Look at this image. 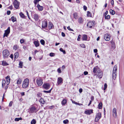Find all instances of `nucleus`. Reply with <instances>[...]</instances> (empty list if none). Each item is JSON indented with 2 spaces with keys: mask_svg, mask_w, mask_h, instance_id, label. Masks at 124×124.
<instances>
[{
  "mask_svg": "<svg viewBox=\"0 0 124 124\" xmlns=\"http://www.w3.org/2000/svg\"><path fill=\"white\" fill-rule=\"evenodd\" d=\"M36 123V121L35 120L33 119L31 122V124H35Z\"/></svg>",
  "mask_w": 124,
  "mask_h": 124,
  "instance_id": "39",
  "label": "nucleus"
},
{
  "mask_svg": "<svg viewBox=\"0 0 124 124\" xmlns=\"http://www.w3.org/2000/svg\"><path fill=\"white\" fill-rule=\"evenodd\" d=\"M36 6L38 8V10L39 11H42L43 9V7L40 6L39 4H37Z\"/></svg>",
  "mask_w": 124,
  "mask_h": 124,
  "instance_id": "18",
  "label": "nucleus"
},
{
  "mask_svg": "<svg viewBox=\"0 0 124 124\" xmlns=\"http://www.w3.org/2000/svg\"><path fill=\"white\" fill-rule=\"evenodd\" d=\"M63 79L62 78L60 77L58 78L57 79V84H56L57 85L61 84L63 83Z\"/></svg>",
  "mask_w": 124,
  "mask_h": 124,
  "instance_id": "10",
  "label": "nucleus"
},
{
  "mask_svg": "<svg viewBox=\"0 0 124 124\" xmlns=\"http://www.w3.org/2000/svg\"><path fill=\"white\" fill-rule=\"evenodd\" d=\"M110 13L112 15H114L115 14V11L112 9H110Z\"/></svg>",
  "mask_w": 124,
  "mask_h": 124,
  "instance_id": "35",
  "label": "nucleus"
},
{
  "mask_svg": "<svg viewBox=\"0 0 124 124\" xmlns=\"http://www.w3.org/2000/svg\"><path fill=\"white\" fill-rule=\"evenodd\" d=\"M83 9H84V10L85 11H86L87 9V7L85 5H84V6H83Z\"/></svg>",
  "mask_w": 124,
  "mask_h": 124,
  "instance_id": "53",
  "label": "nucleus"
},
{
  "mask_svg": "<svg viewBox=\"0 0 124 124\" xmlns=\"http://www.w3.org/2000/svg\"><path fill=\"white\" fill-rule=\"evenodd\" d=\"M2 65L3 66H6L8 64L5 61H3L2 62Z\"/></svg>",
  "mask_w": 124,
  "mask_h": 124,
  "instance_id": "24",
  "label": "nucleus"
},
{
  "mask_svg": "<svg viewBox=\"0 0 124 124\" xmlns=\"http://www.w3.org/2000/svg\"><path fill=\"white\" fill-rule=\"evenodd\" d=\"M84 21V20L82 17H80L78 19V22L79 23L82 24L83 23Z\"/></svg>",
  "mask_w": 124,
  "mask_h": 124,
  "instance_id": "12",
  "label": "nucleus"
},
{
  "mask_svg": "<svg viewBox=\"0 0 124 124\" xmlns=\"http://www.w3.org/2000/svg\"><path fill=\"white\" fill-rule=\"evenodd\" d=\"M34 18L36 21H37L39 19V16L38 14H35L34 15Z\"/></svg>",
  "mask_w": 124,
  "mask_h": 124,
  "instance_id": "20",
  "label": "nucleus"
},
{
  "mask_svg": "<svg viewBox=\"0 0 124 124\" xmlns=\"http://www.w3.org/2000/svg\"><path fill=\"white\" fill-rule=\"evenodd\" d=\"M36 108L35 107H32L30 108V111L31 113H33L34 112H36L37 111H36Z\"/></svg>",
  "mask_w": 124,
  "mask_h": 124,
  "instance_id": "13",
  "label": "nucleus"
},
{
  "mask_svg": "<svg viewBox=\"0 0 124 124\" xmlns=\"http://www.w3.org/2000/svg\"><path fill=\"white\" fill-rule=\"evenodd\" d=\"M104 37V39L106 41H108L110 40V36L109 34H105Z\"/></svg>",
  "mask_w": 124,
  "mask_h": 124,
  "instance_id": "8",
  "label": "nucleus"
},
{
  "mask_svg": "<svg viewBox=\"0 0 124 124\" xmlns=\"http://www.w3.org/2000/svg\"><path fill=\"white\" fill-rule=\"evenodd\" d=\"M22 81V79L19 78L18 79L17 82V85H20Z\"/></svg>",
  "mask_w": 124,
  "mask_h": 124,
  "instance_id": "22",
  "label": "nucleus"
},
{
  "mask_svg": "<svg viewBox=\"0 0 124 124\" xmlns=\"http://www.w3.org/2000/svg\"><path fill=\"white\" fill-rule=\"evenodd\" d=\"M108 11H106V12L105 13V14H104V15L105 17L107 15L108 13Z\"/></svg>",
  "mask_w": 124,
  "mask_h": 124,
  "instance_id": "59",
  "label": "nucleus"
},
{
  "mask_svg": "<svg viewBox=\"0 0 124 124\" xmlns=\"http://www.w3.org/2000/svg\"><path fill=\"white\" fill-rule=\"evenodd\" d=\"M107 87V85L106 83H105L104 85V90H105Z\"/></svg>",
  "mask_w": 124,
  "mask_h": 124,
  "instance_id": "49",
  "label": "nucleus"
},
{
  "mask_svg": "<svg viewBox=\"0 0 124 124\" xmlns=\"http://www.w3.org/2000/svg\"><path fill=\"white\" fill-rule=\"evenodd\" d=\"M80 46L81 47L83 48H85V46L83 44H80Z\"/></svg>",
  "mask_w": 124,
  "mask_h": 124,
  "instance_id": "50",
  "label": "nucleus"
},
{
  "mask_svg": "<svg viewBox=\"0 0 124 124\" xmlns=\"http://www.w3.org/2000/svg\"><path fill=\"white\" fill-rule=\"evenodd\" d=\"M23 62L20 61L19 62V67L20 68H22L23 66Z\"/></svg>",
  "mask_w": 124,
  "mask_h": 124,
  "instance_id": "32",
  "label": "nucleus"
},
{
  "mask_svg": "<svg viewBox=\"0 0 124 124\" xmlns=\"http://www.w3.org/2000/svg\"><path fill=\"white\" fill-rule=\"evenodd\" d=\"M111 4L112 5H113L114 4V1L113 0H111Z\"/></svg>",
  "mask_w": 124,
  "mask_h": 124,
  "instance_id": "64",
  "label": "nucleus"
},
{
  "mask_svg": "<svg viewBox=\"0 0 124 124\" xmlns=\"http://www.w3.org/2000/svg\"><path fill=\"white\" fill-rule=\"evenodd\" d=\"M39 102L43 104H44L45 102L44 99L42 98H41L39 100Z\"/></svg>",
  "mask_w": 124,
  "mask_h": 124,
  "instance_id": "25",
  "label": "nucleus"
},
{
  "mask_svg": "<svg viewBox=\"0 0 124 124\" xmlns=\"http://www.w3.org/2000/svg\"><path fill=\"white\" fill-rule=\"evenodd\" d=\"M40 0H34V3L35 5H36L37 3Z\"/></svg>",
  "mask_w": 124,
  "mask_h": 124,
  "instance_id": "44",
  "label": "nucleus"
},
{
  "mask_svg": "<svg viewBox=\"0 0 124 124\" xmlns=\"http://www.w3.org/2000/svg\"><path fill=\"white\" fill-rule=\"evenodd\" d=\"M87 16L88 17H91V14L90 12L89 11L87 12Z\"/></svg>",
  "mask_w": 124,
  "mask_h": 124,
  "instance_id": "45",
  "label": "nucleus"
},
{
  "mask_svg": "<svg viewBox=\"0 0 124 124\" xmlns=\"http://www.w3.org/2000/svg\"><path fill=\"white\" fill-rule=\"evenodd\" d=\"M19 53L17 52L15 53L14 54V58L15 59L17 58L18 57Z\"/></svg>",
  "mask_w": 124,
  "mask_h": 124,
  "instance_id": "29",
  "label": "nucleus"
},
{
  "mask_svg": "<svg viewBox=\"0 0 124 124\" xmlns=\"http://www.w3.org/2000/svg\"><path fill=\"white\" fill-rule=\"evenodd\" d=\"M11 13V12L10 11H8L7 12V14L8 15H9Z\"/></svg>",
  "mask_w": 124,
  "mask_h": 124,
  "instance_id": "60",
  "label": "nucleus"
},
{
  "mask_svg": "<svg viewBox=\"0 0 124 124\" xmlns=\"http://www.w3.org/2000/svg\"><path fill=\"white\" fill-rule=\"evenodd\" d=\"M40 42L41 44L43 45L45 44V41L43 39H41L40 40Z\"/></svg>",
  "mask_w": 124,
  "mask_h": 124,
  "instance_id": "43",
  "label": "nucleus"
},
{
  "mask_svg": "<svg viewBox=\"0 0 124 124\" xmlns=\"http://www.w3.org/2000/svg\"><path fill=\"white\" fill-rule=\"evenodd\" d=\"M84 73L85 75H86L88 74V72L87 71H85L84 72Z\"/></svg>",
  "mask_w": 124,
  "mask_h": 124,
  "instance_id": "63",
  "label": "nucleus"
},
{
  "mask_svg": "<svg viewBox=\"0 0 124 124\" xmlns=\"http://www.w3.org/2000/svg\"><path fill=\"white\" fill-rule=\"evenodd\" d=\"M2 54L4 58H6L9 55V52L8 50L5 49L3 51Z\"/></svg>",
  "mask_w": 124,
  "mask_h": 124,
  "instance_id": "3",
  "label": "nucleus"
},
{
  "mask_svg": "<svg viewBox=\"0 0 124 124\" xmlns=\"http://www.w3.org/2000/svg\"><path fill=\"white\" fill-rule=\"evenodd\" d=\"M103 75V72L97 66L93 68V78L101 79L102 78Z\"/></svg>",
  "mask_w": 124,
  "mask_h": 124,
  "instance_id": "1",
  "label": "nucleus"
},
{
  "mask_svg": "<svg viewBox=\"0 0 124 124\" xmlns=\"http://www.w3.org/2000/svg\"><path fill=\"white\" fill-rule=\"evenodd\" d=\"M13 7L12 5L9 6L8 8L10 10H12L13 9Z\"/></svg>",
  "mask_w": 124,
  "mask_h": 124,
  "instance_id": "55",
  "label": "nucleus"
},
{
  "mask_svg": "<svg viewBox=\"0 0 124 124\" xmlns=\"http://www.w3.org/2000/svg\"><path fill=\"white\" fill-rule=\"evenodd\" d=\"M6 84L7 85H9L10 82V77L9 76H8L6 77Z\"/></svg>",
  "mask_w": 124,
  "mask_h": 124,
  "instance_id": "14",
  "label": "nucleus"
},
{
  "mask_svg": "<svg viewBox=\"0 0 124 124\" xmlns=\"http://www.w3.org/2000/svg\"><path fill=\"white\" fill-rule=\"evenodd\" d=\"M110 42L111 44H112V46H114L115 45V44L114 42L113 41V40H111V41H110Z\"/></svg>",
  "mask_w": 124,
  "mask_h": 124,
  "instance_id": "52",
  "label": "nucleus"
},
{
  "mask_svg": "<svg viewBox=\"0 0 124 124\" xmlns=\"http://www.w3.org/2000/svg\"><path fill=\"white\" fill-rule=\"evenodd\" d=\"M113 79H115L116 78V73H113Z\"/></svg>",
  "mask_w": 124,
  "mask_h": 124,
  "instance_id": "40",
  "label": "nucleus"
},
{
  "mask_svg": "<svg viewBox=\"0 0 124 124\" xmlns=\"http://www.w3.org/2000/svg\"><path fill=\"white\" fill-rule=\"evenodd\" d=\"M57 71L59 73H61V70L60 68H59L58 69Z\"/></svg>",
  "mask_w": 124,
  "mask_h": 124,
  "instance_id": "56",
  "label": "nucleus"
},
{
  "mask_svg": "<svg viewBox=\"0 0 124 124\" xmlns=\"http://www.w3.org/2000/svg\"><path fill=\"white\" fill-rule=\"evenodd\" d=\"M81 37V35H79V36H78V38L77 39V40L78 41H79L80 40V39Z\"/></svg>",
  "mask_w": 124,
  "mask_h": 124,
  "instance_id": "61",
  "label": "nucleus"
},
{
  "mask_svg": "<svg viewBox=\"0 0 124 124\" xmlns=\"http://www.w3.org/2000/svg\"><path fill=\"white\" fill-rule=\"evenodd\" d=\"M43 88L46 90H48L49 89L50 87V85L49 83H44L42 86Z\"/></svg>",
  "mask_w": 124,
  "mask_h": 124,
  "instance_id": "9",
  "label": "nucleus"
},
{
  "mask_svg": "<svg viewBox=\"0 0 124 124\" xmlns=\"http://www.w3.org/2000/svg\"><path fill=\"white\" fill-rule=\"evenodd\" d=\"M93 111L92 109L87 110L85 111V113L87 115H90L93 112Z\"/></svg>",
  "mask_w": 124,
  "mask_h": 124,
  "instance_id": "16",
  "label": "nucleus"
},
{
  "mask_svg": "<svg viewBox=\"0 0 124 124\" xmlns=\"http://www.w3.org/2000/svg\"><path fill=\"white\" fill-rule=\"evenodd\" d=\"M42 79L40 78H37L36 82L37 84L39 86H41L43 84Z\"/></svg>",
  "mask_w": 124,
  "mask_h": 124,
  "instance_id": "5",
  "label": "nucleus"
},
{
  "mask_svg": "<svg viewBox=\"0 0 124 124\" xmlns=\"http://www.w3.org/2000/svg\"><path fill=\"white\" fill-rule=\"evenodd\" d=\"M47 21L46 20H45L42 21V27L43 28H45L47 27Z\"/></svg>",
  "mask_w": 124,
  "mask_h": 124,
  "instance_id": "7",
  "label": "nucleus"
},
{
  "mask_svg": "<svg viewBox=\"0 0 124 124\" xmlns=\"http://www.w3.org/2000/svg\"><path fill=\"white\" fill-rule=\"evenodd\" d=\"M22 119V118L21 117H20V118H16L15 119V121H18L19 120H21Z\"/></svg>",
  "mask_w": 124,
  "mask_h": 124,
  "instance_id": "33",
  "label": "nucleus"
},
{
  "mask_svg": "<svg viewBox=\"0 0 124 124\" xmlns=\"http://www.w3.org/2000/svg\"><path fill=\"white\" fill-rule=\"evenodd\" d=\"M98 107L99 109H101L102 108V103L100 102L98 105Z\"/></svg>",
  "mask_w": 124,
  "mask_h": 124,
  "instance_id": "30",
  "label": "nucleus"
},
{
  "mask_svg": "<svg viewBox=\"0 0 124 124\" xmlns=\"http://www.w3.org/2000/svg\"><path fill=\"white\" fill-rule=\"evenodd\" d=\"M93 51L95 53H96V54H95V56H96V54H98V53H97L98 51L97 50V49H95L93 50Z\"/></svg>",
  "mask_w": 124,
  "mask_h": 124,
  "instance_id": "47",
  "label": "nucleus"
},
{
  "mask_svg": "<svg viewBox=\"0 0 124 124\" xmlns=\"http://www.w3.org/2000/svg\"><path fill=\"white\" fill-rule=\"evenodd\" d=\"M73 16L74 18H75V19H78V16L77 13L76 12L74 13Z\"/></svg>",
  "mask_w": 124,
  "mask_h": 124,
  "instance_id": "21",
  "label": "nucleus"
},
{
  "mask_svg": "<svg viewBox=\"0 0 124 124\" xmlns=\"http://www.w3.org/2000/svg\"><path fill=\"white\" fill-rule=\"evenodd\" d=\"M11 20L13 22H14L16 21V19L14 16H12L11 17Z\"/></svg>",
  "mask_w": 124,
  "mask_h": 124,
  "instance_id": "31",
  "label": "nucleus"
},
{
  "mask_svg": "<svg viewBox=\"0 0 124 124\" xmlns=\"http://www.w3.org/2000/svg\"><path fill=\"white\" fill-rule=\"evenodd\" d=\"M42 95V94L39 93H38L37 95V97L39 98H40L41 97Z\"/></svg>",
  "mask_w": 124,
  "mask_h": 124,
  "instance_id": "34",
  "label": "nucleus"
},
{
  "mask_svg": "<svg viewBox=\"0 0 124 124\" xmlns=\"http://www.w3.org/2000/svg\"><path fill=\"white\" fill-rule=\"evenodd\" d=\"M113 116L114 117L116 118L117 116L116 109L115 108H113Z\"/></svg>",
  "mask_w": 124,
  "mask_h": 124,
  "instance_id": "11",
  "label": "nucleus"
},
{
  "mask_svg": "<svg viewBox=\"0 0 124 124\" xmlns=\"http://www.w3.org/2000/svg\"><path fill=\"white\" fill-rule=\"evenodd\" d=\"M113 70L116 71H117V65H115L113 68Z\"/></svg>",
  "mask_w": 124,
  "mask_h": 124,
  "instance_id": "36",
  "label": "nucleus"
},
{
  "mask_svg": "<svg viewBox=\"0 0 124 124\" xmlns=\"http://www.w3.org/2000/svg\"><path fill=\"white\" fill-rule=\"evenodd\" d=\"M60 50L64 54H66V52L65 50H63L62 48H61L60 49Z\"/></svg>",
  "mask_w": 124,
  "mask_h": 124,
  "instance_id": "42",
  "label": "nucleus"
},
{
  "mask_svg": "<svg viewBox=\"0 0 124 124\" xmlns=\"http://www.w3.org/2000/svg\"><path fill=\"white\" fill-rule=\"evenodd\" d=\"M34 43L36 47H37L39 46V43L38 41H35L34 42Z\"/></svg>",
  "mask_w": 124,
  "mask_h": 124,
  "instance_id": "23",
  "label": "nucleus"
},
{
  "mask_svg": "<svg viewBox=\"0 0 124 124\" xmlns=\"http://www.w3.org/2000/svg\"><path fill=\"white\" fill-rule=\"evenodd\" d=\"M17 49V45H15L13 47V49L15 50H16Z\"/></svg>",
  "mask_w": 124,
  "mask_h": 124,
  "instance_id": "51",
  "label": "nucleus"
},
{
  "mask_svg": "<svg viewBox=\"0 0 124 124\" xmlns=\"http://www.w3.org/2000/svg\"><path fill=\"white\" fill-rule=\"evenodd\" d=\"M6 85V82L5 79H3L2 83V87L3 88Z\"/></svg>",
  "mask_w": 124,
  "mask_h": 124,
  "instance_id": "19",
  "label": "nucleus"
},
{
  "mask_svg": "<svg viewBox=\"0 0 124 124\" xmlns=\"http://www.w3.org/2000/svg\"><path fill=\"white\" fill-rule=\"evenodd\" d=\"M52 89V88H51L49 91H43V92H44V93H50L51 92V91Z\"/></svg>",
  "mask_w": 124,
  "mask_h": 124,
  "instance_id": "41",
  "label": "nucleus"
},
{
  "mask_svg": "<svg viewBox=\"0 0 124 124\" xmlns=\"http://www.w3.org/2000/svg\"><path fill=\"white\" fill-rule=\"evenodd\" d=\"M24 41V40L23 39H21L20 40V42L21 44H22Z\"/></svg>",
  "mask_w": 124,
  "mask_h": 124,
  "instance_id": "54",
  "label": "nucleus"
},
{
  "mask_svg": "<svg viewBox=\"0 0 124 124\" xmlns=\"http://www.w3.org/2000/svg\"><path fill=\"white\" fill-rule=\"evenodd\" d=\"M110 18V16L109 15H108L107 16L105 17V19H109Z\"/></svg>",
  "mask_w": 124,
  "mask_h": 124,
  "instance_id": "48",
  "label": "nucleus"
},
{
  "mask_svg": "<svg viewBox=\"0 0 124 124\" xmlns=\"http://www.w3.org/2000/svg\"><path fill=\"white\" fill-rule=\"evenodd\" d=\"M93 22L89 21L87 24V26L89 28H91L93 26Z\"/></svg>",
  "mask_w": 124,
  "mask_h": 124,
  "instance_id": "17",
  "label": "nucleus"
},
{
  "mask_svg": "<svg viewBox=\"0 0 124 124\" xmlns=\"http://www.w3.org/2000/svg\"><path fill=\"white\" fill-rule=\"evenodd\" d=\"M25 12L27 14V16H28V18H29V19H30V18L29 17V13H28V11L27 10H26Z\"/></svg>",
  "mask_w": 124,
  "mask_h": 124,
  "instance_id": "57",
  "label": "nucleus"
},
{
  "mask_svg": "<svg viewBox=\"0 0 124 124\" xmlns=\"http://www.w3.org/2000/svg\"><path fill=\"white\" fill-rule=\"evenodd\" d=\"M69 122V120L67 119H66L64 120L63 121V122L64 124H67Z\"/></svg>",
  "mask_w": 124,
  "mask_h": 124,
  "instance_id": "37",
  "label": "nucleus"
},
{
  "mask_svg": "<svg viewBox=\"0 0 124 124\" xmlns=\"http://www.w3.org/2000/svg\"><path fill=\"white\" fill-rule=\"evenodd\" d=\"M13 5L14 8L16 9H19L20 2L17 0H15L13 2Z\"/></svg>",
  "mask_w": 124,
  "mask_h": 124,
  "instance_id": "4",
  "label": "nucleus"
},
{
  "mask_svg": "<svg viewBox=\"0 0 124 124\" xmlns=\"http://www.w3.org/2000/svg\"><path fill=\"white\" fill-rule=\"evenodd\" d=\"M48 27L49 30L52 29L54 27L53 25L51 22L49 23Z\"/></svg>",
  "mask_w": 124,
  "mask_h": 124,
  "instance_id": "15",
  "label": "nucleus"
},
{
  "mask_svg": "<svg viewBox=\"0 0 124 124\" xmlns=\"http://www.w3.org/2000/svg\"><path fill=\"white\" fill-rule=\"evenodd\" d=\"M19 15L22 18H24L25 17V16L24 15L22 12L20 13Z\"/></svg>",
  "mask_w": 124,
  "mask_h": 124,
  "instance_id": "38",
  "label": "nucleus"
},
{
  "mask_svg": "<svg viewBox=\"0 0 124 124\" xmlns=\"http://www.w3.org/2000/svg\"><path fill=\"white\" fill-rule=\"evenodd\" d=\"M29 83V80L28 78H26L23 81V88H25L28 87Z\"/></svg>",
  "mask_w": 124,
  "mask_h": 124,
  "instance_id": "2",
  "label": "nucleus"
},
{
  "mask_svg": "<svg viewBox=\"0 0 124 124\" xmlns=\"http://www.w3.org/2000/svg\"><path fill=\"white\" fill-rule=\"evenodd\" d=\"M82 40H86L87 39V37L86 35H84L82 36Z\"/></svg>",
  "mask_w": 124,
  "mask_h": 124,
  "instance_id": "26",
  "label": "nucleus"
},
{
  "mask_svg": "<svg viewBox=\"0 0 124 124\" xmlns=\"http://www.w3.org/2000/svg\"><path fill=\"white\" fill-rule=\"evenodd\" d=\"M67 28L70 31H73L72 30V29H70V27L69 26H68L67 27Z\"/></svg>",
  "mask_w": 124,
  "mask_h": 124,
  "instance_id": "58",
  "label": "nucleus"
},
{
  "mask_svg": "<svg viewBox=\"0 0 124 124\" xmlns=\"http://www.w3.org/2000/svg\"><path fill=\"white\" fill-rule=\"evenodd\" d=\"M67 100L66 99H64L62 101L61 103L62 105H65L66 103Z\"/></svg>",
  "mask_w": 124,
  "mask_h": 124,
  "instance_id": "27",
  "label": "nucleus"
},
{
  "mask_svg": "<svg viewBox=\"0 0 124 124\" xmlns=\"http://www.w3.org/2000/svg\"><path fill=\"white\" fill-rule=\"evenodd\" d=\"M101 117V114L100 113H98L96 115L94 121L98 122Z\"/></svg>",
  "mask_w": 124,
  "mask_h": 124,
  "instance_id": "6",
  "label": "nucleus"
},
{
  "mask_svg": "<svg viewBox=\"0 0 124 124\" xmlns=\"http://www.w3.org/2000/svg\"><path fill=\"white\" fill-rule=\"evenodd\" d=\"M8 85H7V84H6V86H5V89L6 90H7L8 87Z\"/></svg>",
  "mask_w": 124,
  "mask_h": 124,
  "instance_id": "62",
  "label": "nucleus"
},
{
  "mask_svg": "<svg viewBox=\"0 0 124 124\" xmlns=\"http://www.w3.org/2000/svg\"><path fill=\"white\" fill-rule=\"evenodd\" d=\"M10 31H5L3 35V37L5 36L7 37L8 35L10 33Z\"/></svg>",
  "mask_w": 124,
  "mask_h": 124,
  "instance_id": "28",
  "label": "nucleus"
},
{
  "mask_svg": "<svg viewBox=\"0 0 124 124\" xmlns=\"http://www.w3.org/2000/svg\"><path fill=\"white\" fill-rule=\"evenodd\" d=\"M55 54L54 53H51L49 55L51 57H53L54 56Z\"/></svg>",
  "mask_w": 124,
  "mask_h": 124,
  "instance_id": "46",
  "label": "nucleus"
}]
</instances>
